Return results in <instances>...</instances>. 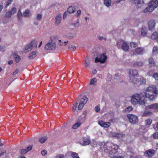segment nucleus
Returning <instances> with one entry per match:
<instances>
[{
    "label": "nucleus",
    "mask_w": 158,
    "mask_h": 158,
    "mask_svg": "<svg viewBox=\"0 0 158 158\" xmlns=\"http://www.w3.org/2000/svg\"><path fill=\"white\" fill-rule=\"evenodd\" d=\"M158 95L157 91L156 89L152 87H148L146 92L141 93L140 94L137 93L133 95L131 99H155Z\"/></svg>",
    "instance_id": "obj_1"
},
{
    "label": "nucleus",
    "mask_w": 158,
    "mask_h": 158,
    "mask_svg": "<svg viewBox=\"0 0 158 158\" xmlns=\"http://www.w3.org/2000/svg\"><path fill=\"white\" fill-rule=\"evenodd\" d=\"M104 148L105 152L108 153L110 157H112L113 155L118 154V150L119 149V147L117 145L108 142L104 144Z\"/></svg>",
    "instance_id": "obj_2"
},
{
    "label": "nucleus",
    "mask_w": 158,
    "mask_h": 158,
    "mask_svg": "<svg viewBox=\"0 0 158 158\" xmlns=\"http://www.w3.org/2000/svg\"><path fill=\"white\" fill-rule=\"evenodd\" d=\"M158 6V0H152L149 3L148 6L144 10V13L152 12Z\"/></svg>",
    "instance_id": "obj_3"
},
{
    "label": "nucleus",
    "mask_w": 158,
    "mask_h": 158,
    "mask_svg": "<svg viewBox=\"0 0 158 158\" xmlns=\"http://www.w3.org/2000/svg\"><path fill=\"white\" fill-rule=\"evenodd\" d=\"M130 81L131 82L134 79L135 80L136 77H137L138 74V71L135 69H130L129 70Z\"/></svg>",
    "instance_id": "obj_4"
},
{
    "label": "nucleus",
    "mask_w": 158,
    "mask_h": 158,
    "mask_svg": "<svg viewBox=\"0 0 158 158\" xmlns=\"http://www.w3.org/2000/svg\"><path fill=\"white\" fill-rule=\"evenodd\" d=\"M127 117L130 122L132 124L136 123L138 121V117L135 115L129 114L127 115Z\"/></svg>",
    "instance_id": "obj_5"
},
{
    "label": "nucleus",
    "mask_w": 158,
    "mask_h": 158,
    "mask_svg": "<svg viewBox=\"0 0 158 158\" xmlns=\"http://www.w3.org/2000/svg\"><path fill=\"white\" fill-rule=\"evenodd\" d=\"M56 48V44L55 43H52V42H48L45 46V48L47 50H54Z\"/></svg>",
    "instance_id": "obj_6"
},
{
    "label": "nucleus",
    "mask_w": 158,
    "mask_h": 158,
    "mask_svg": "<svg viewBox=\"0 0 158 158\" xmlns=\"http://www.w3.org/2000/svg\"><path fill=\"white\" fill-rule=\"evenodd\" d=\"M131 82L135 84L137 86H139L143 84H145L146 80L143 77L137 79L136 78L135 80H134Z\"/></svg>",
    "instance_id": "obj_7"
},
{
    "label": "nucleus",
    "mask_w": 158,
    "mask_h": 158,
    "mask_svg": "<svg viewBox=\"0 0 158 158\" xmlns=\"http://www.w3.org/2000/svg\"><path fill=\"white\" fill-rule=\"evenodd\" d=\"M144 51V49L143 48L139 47L135 48L134 50L133 54L135 55H142Z\"/></svg>",
    "instance_id": "obj_8"
},
{
    "label": "nucleus",
    "mask_w": 158,
    "mask_h": 158,
    "mask_svg": "<svg viewBox=\"0 0 158 158\" xmlns=\"http://www.w3.org/2000/svg\"><path fill=\"white\" fill-rule=\"evenodd\" d=\"M156 22L155 20L151 19L148 23V28L149 30L152 31L154 29L156 25Z\"/></svg>",
    "instance_id": "obj_9"
},
{
    "label": "nucleus",
    "mask_w": 158,
    "mask_h": 158,
    "mask_svg": "<svg viewBox=\"0 0 158 158\" xmlns=\"http://www.w3.org/2000/svg\"><path fill=\"white\" fill-rule=\"evenodd\" d=\"M155 154V151L153 149L148 150L144 152V155L146 157H152Z\"/></svg>",
    "instance_id": "obj_10"
},
{
    "label": "nucleus",
    "mask_w": 158,
    "mask_h": 158,
    "mask_svg": "<svg viewBox=\"0 0 158 158\" xmlns=\"http://www.w3.org/2000/svg\"><path fill=\"white\" fill-rule=\"evenodd\" d=\"M98 124L102 127L108 128L110 126L111 123L109 122H104L102 120L98 122Z\"/></svg>",
    "instance_id": "obj_11"
},
{
    "label": "nucleus",
    "mask_w": 158,
    "mask_h": 158,
    "mask_svg": "<svg viewBox=\"0 0 158 158\" xmlns=\"http://www.w3.org/2000/svg\"><path fill=\"white\" fill-rule=\"evenodd\" d=\"M87 100L81 99L78 106V110H81L83 108L84 105L87 102Z\"/></svg>",
    "instance_id": "obj_12"
},
{
    "label": "nucleus",
    "mask_w": 158,
    "mask_h": 158,
    "mask_svg": "<svg viewBox=\"0 0 158 158\" xmlns=\"http://www.w3.org/2000/svg\"><path fill=\"white\" fill-rule=\"evenodd\" d=\"M82 64L84 66H85L88 69L90 64V62L88 60V57L87 56L85 59L82 62Z\"/></svg>",
    "instance_id": "obj_13"
},
{
    "label": "nucleus",
    "mask_w": 158,
    "mask_h": 158,
    "mask_svg": "<svg viewBox=\"0 0 158 158\" xmlns=\"http://www.w3.org/2000/svg\"><path fill=\"white\" fill-rule=\"evenodd\" d=\"M91 143L90 139L89 138H84L82 141L81 142V143L83 145H87Z\"/></svg>",
    "instance_id": "obj_14"
},
{
    "label": "nucleus",
    "mask_w": 158,
    "mask_h": 158,
    "mask_svg": "<svg viewBox=\"0 0 158 158\" xmlns=\"http://www.w3.org/2000/svg\"><path fill=\"white\" fill-rule=\"evenodd\" d=\"M62 17L60 14H58L56 17L55 24L56 26L59 25L61 22Z\"/></svg>",
    "instance_id": "obj_15"
},
{
    "label": "nucleus",
    "mask_w": 158,
    "mask_h": 158,
    "mask_svg": "<svg viewBox=\"0 0 158 158\" xmlns=\"http://www.w3.org/2000/svg\"><path fill=\"white\" fill-rule=\"evenodd\" d=\"M98 57L100 59H101L100 60L101 61V63H105L107 59L106 56L103 54L100 55Z\"/></svg>",
    "instance_id": "obj_16"
},
{
    "label": "nucleus",
    "mask_w": 158,
    "mask_h": 158,
    "mask_svg": "<svg viewBox=\"0 0 158 158\" xmlns=\"http://www.w3.org/2000/svg\"><path fill=\"white\" fill-rule=\"evenodd\" d=\"M121 48L123 50L125 51H127L129 50V46L127 43L125 42H124L122 45Z\"/></svg>",
    "instance_id": "obj_17"
},
{
    "label": "nucleus",
    "mask_w": 158,
    "mask_h": 158,
    "mask_svg": "<svg viewBox=\"0 0 158 158\" xmlns=\"http://www.w3.org/2000/svg\"><path fill=\"white\" fill-rule=\"evenodd\" d=\"M33 45H32L31 43H30L26 45L25 47V49L26 52H28L31 50L32 49Z\"/></svg>",
    "instance_id": "obj_18"
},
{
    "label": "nucleus",
    "mask_w": 158,
    "mask_h": 158,
    "mask_svg": "<svg viewBox=\"0 0 158 158\" xmlns=\"http://www.w3.org/2000/svg\"><path fill=\"white\" fill-rule=\"evenodd\" d=\"M127 153H130L131 154L130 156V158H133V154H134L133 152V148L129 146L127 147Z\"/></svg>",
    "instance_id": "obj_19"
},
{
    "label": "nucleus",
    "mask_w": 158,
    "mask_h": 158,
    "mask_svg": "<svg viewBox=\"0 0 158 158\" xmlns=\"http://www.w3.org/2000/svg\"><path fill=\"white\" fill-rule=\"evenodd\" d=\"M148 64L150 66H154L156 65V63L154 61L152 57H150L148 59Z\"/></svg>",
    "instance_id": "obj_20"
},
{
    "label": "nucleus",
    "mask_w": 158,
    "mask_h": 158,
    "mask_svg": "<svg viewBox=\"0 0 158 158\" xmlns=\"http://www.w3.org/2000/svg\"><path fill=\"white\" fill-rule=\"evenodd\" d=\"M23 16L21 12V10L19 9L18 11L17 14V19L18 20L20 21L22 19Z\"/></svg>",
    "instance_id": "obj_21"
},
{
    "label": "nucleus",
    "mask_w": 158,
    "mask_h": 158,
    "mask_svg": "<svg viewBox=\"0 0 158 158\" xmlns=\"http://www.w3.org/2000/svg\"><path fill=\"white\" fill-rule=\"evenodd\" d=\"M148 108L150 109H154L158 110V103L151 104L148 106Z\"/></svg>",
    "instance_id": "obj_22"
},
{
    "label": "nucleus",
    "mask_w": 158,
    "mask_h": 158,
    "mask_svg": "<svg viewBox=\"0 0 158 158\" xmlns=\"http://www.w3.org/2000/svg\"><path fill=\"white\" fill-rule=\"evenodd\" d=\"M143 63L141 61H136L133 64V66L135 67H141L143 65Z\"/></svg>",
    "instance_id": "obj_23"
},
{
    "label": "nucleus",
    "mask_w": 158,
    "mask_h": 158,
    "mask_svg": "<svg viewBox=\"0 0 158 158\" xmlns=\"http://www.w3.org/2000/svg\"><path fill=\"white\" fill-rule=\"evenodd\" d=\"M81 123L78 121L77 123H75L73 126L72 128L74 129H76L79 127L81 125Z\"/></svg>",
    "instance_id": "obj_24"
},
{
    "label": "nucleus",
    "mask_w": 158,
    "mask_h": 158,
    "mask_svg": "<svg viewBox=\"0 0 158 158\" xmlns=\"http://www.w3.org/2000/svg\"><path fill=\"white\" fill-rule=\"evenodd\" d=\"M36 52H32L29 55L28 57L29 59L34 58L36 57Z\"/></svg>",
    "instance_id": "obj_25"
},
{
    "label": "nucleus",
    "mask_w": 158,
    "mask_h": 158,
    "mask_svg": "<svg viewBox=\"0 0 158 158\" xmlns=\"http://www.w3.org/2000/svg\"><path fill=\"white\" fill-rule=\"evenodd\" d=\"M14 57L15 58V60L16 63H19L20 61L21 58L19 55L16 54H15L14 55Z\"/></svg>",
    "instance_id": "obj_26"
},
{
    "label": "nucleus",
    "mask_w": 158,
    "mask_h": 158,
    "mask_svg": "<svg viewBox=\"0 0 158 158\" xmlns=\"http://www.w3.org/2000/svg\"><path fill=\"white\" fill-rule=\"evenodd\" d=\"M30 11L29 10H27L23 12V16L24 17H29L30 15Z\"/></svg>",
    "instance_id": "obj_27"
},
{
    "label": "nucleus",
    "mask_w": 158,
    "mask_h": 158,
    "mask_svg": "<svg viewBox=\"0 0 158 158\" xmlns=\"http://www.w3.org/2000/svg\"><path fill=\"white\" fill-rule=\"evenodd\" d=\"M75 8L72 6H70L68 9L67 12L69 13H72L75 12Z\"/></svg>",
    "instance_id": "obj_28"
},
{
    "label": "nucleus",
    "mask_w": 158,
    "mask_h": 158,
    "mask_svg": "<svg viewBox=\"0 0 158 158\" xmlns=\"http://www.w3.org/2000/svg\"><path fill=\"white\" fill-rule=\"evenodd\" d=\"M141 34L142 35L145 36L147 35V30L146 28H143L142 29L141 31Z\"/></svg>",
    "instance_id": "obj_29"
},
{
    "label": "nucleus",
    "mask_w": 158,
    "mask_h": 158,
    "mask_svg": "<svg viewBox=\"0 0 158 158\" xmlns=\"http://www.w3.org/2000/svg\"><path fill=\"white\" fill-rule=\"evenodd\" d=\"M153 114L152 112L149 111H145L143 114V116H150Z\"/></svg>",
    "instance_id": "obj_30"
},
{
    "label": "nucleus",
    "mask_w": 158,
    "mask_h": 158,
    "mask_svg": "<svg viewBox=\"0 0 158 158\" xmlns=\"http://www.w3.org/2000/svg\"><path fill=\"white\" fill-rule=\"evenodd\" d=\"M158 35L157 32H153L151 35V38L152 40H156Z\"/></svg>",
    "instance_id": "obj_31"
},
{
    "label": "nucleus",
    "mask_w": 158,
    "mask_h": 158,
    "mask_svg": "<svg viewBox=\"0 0 158 158\" xmlns=\"http://www.w3.org/2000/svg\"><path fill=\"white\" fill-rule=\"evenodd\" d=\"M47 137L46 136H44L41 137L39 141L41 143H44L47 139Z\"/></svg>",
    "instance_id": "obj_32"
},
{
    "label": "nucleus",
    "mask_w": 158,
    "mask_h": 158,
    "mask_svg": "<svg viewBox=\"0 0 158 158\" xmlns=\"http://www.w3.org/2000/svg\"><path fill=\"white\" fill-rule=\"evenodd\" d=\"M104 4L107 6H110L111 4V2L110 0H104Z\"/></svg>",
    "instance_id": "obj_33"
},
{
    "label": "nucleus",
    "mask_w": 158,
    "mask_h": 158,
    "mask_svg": "<svg viewBox=\"0 0 158 158\" xmlns=\"http://www.w3.org/2000/svg\"><path fill=\"white\" fill-rule=\"evenodd\" d=\"M71 156L73 158H80L78 154L74 152H71Z\"/></svg>",
    "instance_id": "obj_34"
},
{
    "label": "nucleus",
    "mask_w": 158,
    "mask_h": 158,
    "mask_svg": "<svg viewBox=\"0 0 158 158\" xmlns=\"http://www.w3.org/2000/svg\"><path fill=\"white\" fill-rule=\"evenodd\" d=\"M130 45L131 48H134L138 46L136 43L134 42H131L130 43Z\"/></svg>",
    "instance_id": "obj_35"
},
{
    "label": "nucleus",
    "mask_w": 158,
    "mask_h": 158,
    "mask_svg": "<svg viewBox=\"0 0 158 158\" xmlns=\"http://www.w3.org/2000/svg\"><path fill=\"white\" fill-rule=\"evenodd\" d=\"M132 110V107L131 106H130L125 109V112L126 113H128Z\"/></svg>",
    "instance_id": "obj_36"
},
{
    "label": "nucleus",
    "mask_w": 158,
    "mask_h": 158,
    "mask_svg": "<svg viewBox=\"0 0 158 158\" xmlns=\"http://www.w3.org/2000/svg\"><path fill=\"white\" fill-rule=\"evenodd\" d=\"M78 104V103L76 102L74 104L73 106V111L74 113L75 112L76 110L77 109Z\"/></svg>",
    "instance_id": "obj_37"
},
{
    "label": "nucleus",
    "mask_w": 158,
    "mask_h": 158,
    "mask_svg": "<svg viewBox=\"0 0 158 158\" xmlns=\"http://www.w3.org/2000/svg\"><path fill=\"white\" fill-rule=\"evenodd\" d=\"M31 44L33 45V47H34L35 48H37V44H38L36 40H33L31 42Z\"/></svg>",
    "instance_id": "obj_38"
},
{
    "label": "nucleus",
    "mask_w": 158,
    "mask_h": 158,
    "mask_svg": "<svg viewBox=\"0 0 158 158\" xmlns=\"http://www.w3.org/2000/svg\"><path fill=\"white\" fill-rule=\"evenodd\" d=\"M152 120L150 118L146 119L145 120V124L146 125H150L152 123Z\"/></svg>",
    "instance_id": "obj_39"
},
{
    "label": "nucleus",
    "mask_w": 158,
    "mask_h": 158,
    "mask_svg": "<svg viewBox=\"0 0 158 158\" xmlns=\"http://www.w3.org/2000/svg\"><path fill=\"white\" fill-rule=\"evenodd\" d=\"M145 99H138L137 104L140 105H144L145 104Z\"/></svg>",
    "instance_id": "obj_40"
},
{
    "label": "nucleus",
    "mask_w": 158,
    "mask_h": 158,
    "mask_svg": "<svg viewBox=\"0 0 158 158\" xmlns=\"http://www.w3.org/2000/svg\"><path fill=\"white\" fill-rule=\"evenodd\" d=\"M97 82V79L96 78H93L91 80L89 84L90 85H93L94 84Z\"/></svg>",
    "instance_id": "obj_41"
},
{
    "label": "nucleus",
    "mask_w": 158,
    "mask_h": 158,
    "mask_svg": "<svg viewBox=\"0 0 158 158\" xmlns=\"http://www.w3.org/2000/svg\"><path fill=\"white\" fill-rule=\"evenodd\" d=\"M12 15V14L10 11H8L6 13L5 16L6 17L9 18L11 17Z\"/></svg>",
    "instance_id": "obj_42"
},
{
    "label": "nucleus",
    "mask_w": 158,
    "mask_h": 158,
    "mask_svg": "<svg viewBox=\"0 0 158 158\" xmlns=\"http://www.w3.org/2000/svg\"><path fill=\"white\" fill-rule=\"evenodd\" d=\"M133 2L136 5L138 6V5L141 4V0H134Z\"/></svg>",
    "instance_id": "obj_43"
},
{
    "label": "nucleus",
    "mask_w": 158,
    "mask_h": 158,
    "mask_svg": "<svg viewBox=\"0 0 158 158\" xmlns=\"http://www.w3.org/2000/svg\"><path fill=\"white\" fill-rule=\"evenodd\" d=\"M77 99H88L86 95H83L82 94H81L78 96Z\"/></svg>",
    "instance_id": "obj_44"
},
{
    "label": "nucleus",
    "mask_w": 158,
    "mask_h": 158,
    "mask_svg": "<svg viewBox=\"0 0 158 158\" xmlns=\"http://www.w3.org/2000/svg\"><path fill=\"white\" fill-rule=\"evenodd\" d=\"M13 1V0H8L7 2L6 5V8H7L10 4Z\"/></svg>",
    "instance_id": "obj_45"
},
{
    "label": "nucleus",
    "mask_w": 158,
    "mask_h": 158,
    "mask_svg": "<svg viewBox=\"0 0 158 158\" xmlns=\"http://www.w3.org/2000/svg\"><path fill=\"white\" fill-rule=\"evenodd\" d=\"M152 52H158V48L157 46H155L153 47Z\"/></svg>",
    "instance_id": "obj_46"
},
{
    "label": "nucleus",
    "mask_w": 158,
    "mask_h": 158,
    "mask_svg": "<svg viewBox=\"0 0 158 158\" xmlns=\"http://www.w3.org/2000/svg\"><path fill=\"white\" fill-rule=\"evenodd\" d=\"M11 13L12 14H14L16 11V9L15 7L12 8L10 10H9Z\"/></svg>",
    "instance_id": "obj_47"
},
{
    "label": "nucleus",
    "mask_w": 158,
    "mask_h": 158,
    "mask_svg": "<svg viewBox=\"0 0 158 158\" xmlns=\"http://www.w3.org/2000/svg\"><path fill=\"white\" fill-rule=\"evenodd\" d=\"M153 137L155 139H158V132H156L153 135Z\"/></svg>",
    "instance_id": "obj_48"
},
{
    "label": "nucleus",
    "mask_w": 158,
    "mask_h": 158,
    "mask_svg": "<svg viewBox=\"0 0 158 158\" xmlns=\"http://www.w3.org/2000/svg\"><path fill=\"white\" fill-rule=\"evenodd\" d=\"M131 102L134 105H136L137 104V100L138 99H131Z\"/></svg>",
    "instance_id": "obj_49"
},
{
    "label": "nucleus",
    "mask_w": 158,
    "mask_h": 158,
    "mask_svg": "<svg viewBox=\"0 0 158 158\" xmlns=\"http://www.w3.org/2000/svg\"><path fill=\"white\" fill-rule=\"evenodd\" d=\"M153 77L156 80L158 81V73H155L153 75Z\"/></svg>",
    "instance_id": "obj_50"
},
{
    "label": "nucleus",
    "mask_w": 158,
    "mask_h": 158,
    "mask_svg": "<svg viewBox=\"0 0 158 158\" xmlns=\"http://www.w3.org/2000/svg\"><path fill=\"white\" fill-rule=\"evenodd\" d=\"M64 154H60L56 156V158H64Z\"/></svg>",
    "instance_id": "obj_51"
},
{
    "label": "nucleus",
    "mask_w": 158,
    "mask_h": 158,
    "mask_svg": "<svg viewBox=\"0 0 158 158\" xmlns=\"http://www.w3.org/2000/svg\"><path fill=\"white\" fill-rule=\"evenodd\" d=\"M100 105H98L95 107V110L96 112H98L100 111Z\"/></svg>",
    "instance_id": "obj_52"
},
{
    "label": "nucleus",
    "mask_w": 158,
    "mask_h": 158,
    "mask_svg": "<svg viewBox=\"0 0 158 158\" xmlns=\"http://www.w3.org/2000/svg\"><path fill=\"white\" fill-rule=\"evenodd\" d=\"M27 151L26 149H23L21 150V153L22 154H24L27 152Z\"/></svg>",
    "instance_id": "obj_53"
},
{
    "label": "nucleus",
    "mask_w": 158,
    "mask_h": 158,
    "mask_svg": "<svg viewBox=\"0 0 158 158\" xmlns=\"http://www.w3.org/2000/svg\"><path fill=\"white\" fill-rule=\"evenodd\" d=\"M111 158H123V157L120 156H115V155H113L112 156V157H110Z\"/></svg>",
    "instance_id": "obj_54"
},
{
    "label": "nucleus",
    "mask_w": 158,
    "mask_h": 158,
    "mask_svg": "<svg viewBox=\"0 0 158 158\" xmlns=\"http://www.w3.org/2000/svg\"><path fill=\"white\" fill-rule=\"evenodd\" d=\"M98 38L100 40H104L106 41V38L103 36H98Z\"/></svg>",
    "instance_id": "obj_55"
},
{
    "label": "nucleus",
    "mask_w": 158,
    "mask_h": 158,
    "mask_svg": "<svg viewBox=\"0 0 158 158\" xmlns=\"http://www.w3.org/2000/svg\"><path fill=\"white\" fill-rule=\"evenodd\" d=\"M69 49L71 51H73L76 49V47L75 46H72L71 47H70L69 48Z\"/></svg>",
    "instance_id": "obj_56"
},
{
    "label": "nucleus",
    "mask_w": 158,
    "mask_h": 158,
    "mask_svg": "<svg viewBox=\"0 0 158 158\" xmlns=\"http://www.w3.org/2000/svg\"><path fill=\"white\" fill-rule=\"evenodd\" d=\"M42 15L40 14L37 15L36 17V19L38 20H40L42 19Z\"/></svg>",
    "instance_id": "obj_57"
},
{
    "label": "nucleus",
    "mask_w": 158,
    "mask_h": 158,
    "mask_svg": "<svg viewBox=\"0 0 158 158\" xmlns=\"http://www.w3.org/2000/svg\"><path fill=\"white\" fill-rule=\"evenodd\" d=\"M41 153L43 156H44L47 154V152L45 150H44L42 151Z\"/></svg>",
    "instance_id": "obj_58"
},
{
    "label": "nucleus",
    "mask_w": 158,
    "mask_h": 158,
    "mask_svg": "<svg viewBox=\"0 0 158 158\" xmlns=\"http://www.w3.org/2000/svg\"><path fill=\"white\" fill-rule=\"evenodd\" d=\"M19 71V70L18 69H16L15 71L13 73V75H15L17 74Z\"/></svg>",
    "instance_id": "obj_59"
},
{
    "label": "nucleus",
    "mask_w": 158,
    "mask_h": 158,
    "mask_svg": "<svg viewBox=\"0 0 158 158\" xmlns=\"http://www.w3.org/2000/svg\"><path fill=\"white\" fill-rule=\"evenodd\" d=\"M32 146H29L27 147L26 148V149L27 152L31 150L32 149Z\"/></svg>",
    "instance_id": "obj_60"
},
{
    "label": "nucleus",
    "mask_w": 158,
    "mask_h": 158,
    "mask_svg": "<svg viewBox=\"0 0 158 158\" xmlns=\"http://www.w3.org/2000/svg\"><path fill=\"white\" fill-rule=\"evenodd\" d=\"M101 59H100L99 58H98V57L96 58L95 60V62L96 63H97L98 62H100L101 63Z\"/></svg>",
    "instance_id": "obj_61"
},
{
    "label": "nucleus",
    "mask_w": 158,
    "mask_h": 158,
    "mask_svg": "<svg viewBox=\"0 0 158 158\" xmlns=\"http://www.w3.org/2000/svg\"><path fill=\"white\" fill-rule=\"evenodd\" d=\"M72 25H73L75 27H78L79 25V22H77L76 23H73L72 24Z\"/></svg>",
    "instance_id": "obj_62"
},
{
    "label": "nucleus",
    "mask_w": 158,
    "mask_h": 158,
    "mask_svg": "<svg viewBox=\"0 0 158 158\" xmlns=\"http://www.w3.org/2000/svg\"><path fill=\"white\" fill-rule=\"evenodd\" d=\"M67 15V12H65L63 14V19H65Z\"/></svg>",
    "instance_id": "obj_63"
},
{
    "label": "nucleus",
    "mask_w": 158,
    "mask_h": 158,
    "mask_svg": "<svg viewBox=\"0 0 158 158\" xmlns=\"http://www.w3.org/2000/svg\"><path fill=\"white\" fill-rule=\"evenodd\" d=\"M153 128L154 129L156 130H158V122L157 123V124H156V127L155 128L154 126H153Z\"/></svg>",
    "instance_id": "obj_64"
}]
</instances>
